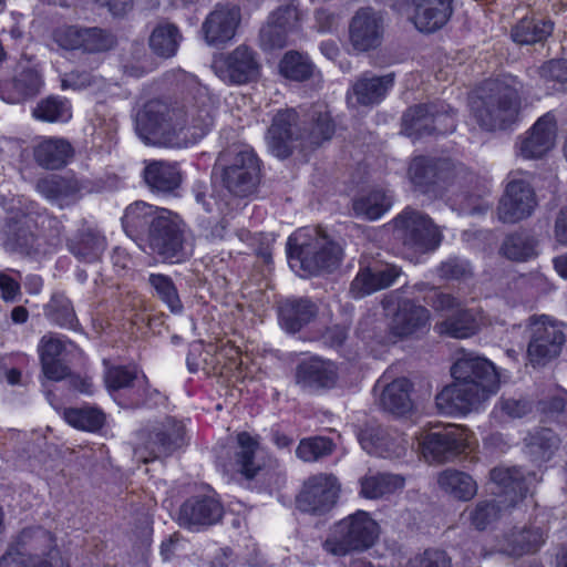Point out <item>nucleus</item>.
Listing matches in <instances>:
<instances>
[{
  "mask_svg": "<svg viewBox=\"0 0 567 567\" xmlns=\"http://www.w3.org/2000/svg\"><path fill=\"white\" fill-rule=\"evenodd\" d=\"M182 34L178 28L169 22L159 23L151 33L150 48L157 56L168 59L175 55Z\"/></svg>",
  "mask_w": 567,
  "mask_h": 567,
  "instance_id": "39",
  "label": "nucleus"
},
{
  "mask_svg": "<svg viewBox=\"0 0 567 567\" xmlns=\"http://www.w3.org/2000/svg\"><path fill=\"white\" fill-rule=\"evenodd\" d=\"M41 86L38 73H18L10 80L0 81V96L8 103H19L37 94Z\"/></svg>",
  "mask_w": 567,
  "mask_h": 567,
  "instance_id": "35",
  "label": "nucleus"
},
{
  "mask_svg": "<svg viewBox=\"0 0 567 567\" xmlns=\"http://www.w3.org/2000/svg\"><path fill=\"white\" fill-rule=\"evenodd\" d=\"M223 516L221 504L213 496H194L179 508V525L198 530L219 522Z\"/></svg>",
  "mask_w": 567,
  "mask_h": 567,
  "instance_id": "23",
  "label": "nucleus"
},
{
  "mask_svg": "<svg viewBox=\"0 0 567 567\" xmlns=\"http://www.w3.org/2000/svg\"><path fill=\"white\" fill-rule=\"evenodd\" d=\"M542 81L546 85V93L567 91V72L542 73Z\"/></svg>",
  "mask_w": 567,
  "mask_h": 567,
  "instance_id": "64",
  "label": "nucleus"
},
{
  "mask_svg": "<svg viewBox=\"0 0 567 567\" xmlns=\"http://www.w3.org/2000/svg\"><path fill=\"white\" fill-rule=\"evenodd\" d=\"M105 249V239L99 234L87 233L70 244V250L79 259L92 262L100 258Z\"/></svg>",
  "mask_w": 567,
  "mask_h": 567,
  "instance_id": "49",
  "label": "nucleus"
},
{
  "mask_svg": "<svg viewBox=\"0 0 567 567\" xmlns=\"http://www.w3.org/2000/svg\"><path fill=\"white\" fill-rule=\"evenodd\" d=\"M56 42L66 50L81 49L87 53H100L113 49L117 38L112 31L99 27H69L56 35Z\"/></svg>",
  "mask_w": 567,
  "mask_h": 567,
  "instance_id": "18",
  "label": "nucleus"
},
{
  "mask_svg": "<svg viewBox=\"0 0 567 567\" xmlns=\"http://www.w3.org/2000/svg\"><path fill=\"white\" fill-rule=\"evenodd\" d=\"M163 208L154 207L145 202H135L131 204L122 217V224L125 233L133 237L143 230L147 225L153 227L154 219Z\"/></svg>",
  "mask_w": 567,
  "mask_h": 567,
  "instance_id": "43",
  "label": "nucleus"
},
{
  "mask_svg": "<svg viewBox=\"0 0 567 567\" xmlns=\"http://www.w3.org/2000/svg\"><path fill=\"white\" fill-rule=\"evenodd\" d=\"M379 537V525L364 511H357L338 522L326 539L324 549L334 556L370 548Z\"/></svg>",
  "mask_w": 567,
  "mask_h": 567,
  "instance_id": "7",
  "label": "nucleus"
},
{
  "mask_svg": "<svg viewBox=\"0 0 567 567\" xmlns=\"http://www.w3.org/2000/svg\"><path fill=\"white\" fill-rule=\"evenodd\" d=\"M259 164L249 148L238 151L224 171V183L229 192L238 196L250 194L258 182Z\"/></svg>",
  "mask_w": 567,
  "mask_h": 567,
  "instance_id": "17",
  "label": "nucleus"
},
{
  "mask_svg": "<svg viewBox=\"0 0 567 567\" xmlns=\"http://www.w3.org/2000/svg\"><path fill=\"white\" fill-rule=\"evenodd\" d=\"M316 316V307L309 300H287L279 308V323L287 332L299 331Z\"/></svg>",
  "mask_w": 567,
  "mask_h": 567,
  "instance_id": "37",
  "label": "nucleus"
},
{
  "mask_svg": "<svg viewBox=\"0 0 567 567\" xmlns=\"http://www.w3.org/2000/svg\"><path fill=\"white\" fill-rule=\"evenodd\" d=\"M393 83V73L362 76L348 92V104L351 107H355L358 105L368 106L380 103L392 87Z\"/></svg>",
  "mask_w": 567,
  "mask_h": 567,
  "instance_id": "25",
  "label": "nucleus"
},
{
  "mask_svg": "<svg viewBox=\"0 0 567 567\" xmlns=\"http://www.w3.org/2000/svg\"><path fill=\"white\" fill-rule=\"evenodd\" d=\"M404 483V477L398 474L368 472L359 481V494L367 499H378L402 489Z\"/></svg>",
  "mask_w": 567,
  "mask_h": 567,
  "instance_id": "33",
  "label": "nucleus"
},
{
  "mask_svg": "<svg viewBox=\"0 0 567 567\" xmlns=\"http://www.w3.org/2000/svg\"><path fill=\"white\" fill-rule=\"evenodd\" d=\"M290 268L299 276H311L332 270L341 261L342 249L317 227L295 231L287 243Z\"/></svg>",
  "mask_w": 567,
  "mask_h": 567,
  "instance_id": "4",
  "label": "nucleus"
},
{
  "mask_svg": "<svg viewBox=\"0 0 567 567\" xmlns=\"http://www.w3.org/2000/svg\"><path fill=\"white\" fill-rule=\"evenodd\" d=\"M298 20V10L291 4L279 7L268 18V22L284 29L288 33L297 27Z\"/></svg>",
  "mask_w": 567,
  "mask_h": 567,
  "instance_id": "58",
  "label": "nucleus"
},
{
  "mask_svg": "<svg viewBox=\"0 0 567 567\" xmlns=\"http://www.w3.org/2000/svg\"><path fill=\"white\" fill-rule=\"evenodd\" d=\"M439 486L457 499L468 501L477 493V485L463 472L446 470L437 477Z\"/></svg>",
  "mask_w": 567,
  "mask_h": 567,
  "instance_id": "41",
  "label": "nucleus"
},
{
  "mask_svg": "<svg viewBox=\"0 0 567 567\" xmlns=\"http://www.w3.org/2000/svg\"><path fill=\"white\" fill-rule=\"evenodd\" d=\"M433 106L417 105L411 107L403 116V125L409 135L421 134L423 130H432L439 133L453 132L455 122L452 115L439 113Z\"/></svg>",
  "mask_w": 567,
  "mask_h": 567,
  "instance_id": "26",
  "label": "nucleus"
},
{
  "mask_svg": "<svg viewBox=\"0 0 567 567\" xmlns=\"http://www.w3.org/2000/svg\"><path fill=\"white\" fill-rule=\"evenodd\" d=\"M556 136V118L551 113H546L535 122L525 135L519 136L516 143L517 154L526 159L540 158L553 150Z\"/></svg>",
  "mask_w": 567,
  "mask_h": 567,
  "instance_id": "19",
  "label": "nucleus"
},
{
  "mask_svg": "<svg viewBox=\"0 0 567 567\" xmlns=\"http://www.w3.org/2000/svg\"><path fill=\"white\" fill-rule=\"evenodd\" d=\"M66 347L68 341L61 336L49 333L41 338L38 344V353L43 374L48 379L59 381L68 375V368L61 359Z\"/></svg>",
  "mask_w": 567,
  "mask_h": 567,
  "instance_id": "27",
  "label": "nucleus"
},
{
  "mask_svg": "<svg viewBox=\"0 0 567 567\" xmlns=\"http://www.w3.org/2000/svg\"><path fill=\"white\" fill-rule=\"evenodd\" d=\"M528 453L536 461H548L557 450L559 440L549 429H542L526 439Z\"/></svg>",
  "mask_w": 567,
  "mask_h": 567,
  "instance_id": "47",
  "label": "nucleus"
},
{
  "mask_svg": "<svg viewBox=\"0 0 567 567\" xmlns=\"http://www.w3.org/2000/svg\"><path fill=\"white\" fill-rule=\"evenodd\" d=\"M406 567H451V560L444 551L429 549L411 558Z\"/></svg>",
  "mask_w": 567,
  "mask_h": 567,
  "instance_id": "57",
  "label": "nucleus"
},
{
  "mask_svg": "<svg viewBox=\"0 0 567 567\" xmlns=\"http://www.w3.org/2000/svg\"><path fill=\"white\" fill-rule=\"evenodd\" d=\"M240 22V9L236 4H217L203 23L205 40L210 45L230 41Z\"/></svg>",
  "mask_w": 567,
  "mask_h": 567,
  "instance_id": "21",
  "label": "nucleus"
},
{
  "mask_svg": "<svg viewBox=\"0 0 567 567\" xmlns=\"http://www.w3.org/2000/svg\"><path fill=\"white\" fill-rule=\"evenodd\" d=\"M527 353L533 364H544L556 358L565 342L560 326L547 316L532 318Z\"/></svg>",
  "mask_w": 567,
  "mask_h": 567,
  "instance_id": "14",
  "label": "nucleus"
},
{
  "mask_svg": "<svg viewBox=\"0 0 567 567\" xmlns=\"http://www.w3.org/2000/svg\"><path fill=\"white\" fill-rule=\"evenodd\" d=\"M53 320L64 328H73L76 323V317L68 299L56 298L52 300Z\"/></svg>",
  "mask_w": 567,
  "mask_h": 567,
  "instance_id": "59",
  "label": "nucleus"
},
{
  "mask_svg": "<svg viewBox=\"0 0 567 567\" xmlns=\"http://www.w3.org/2000/svg\"><path fill=\"white\" fill-rule=\"evenodd\" d=\"M513 76L488 79L473 92L471 114L481 128L503 131L516 123L520 111L518 90L512 85Z\"/></svg>",
  "mask_w": 567,
  "mask_h": 567,
  "instance_id": "3",
  "label": "nucleus"
},
{
  "mask_svg": "<svg viewBox=\"0 0 567 567\" xmlns=\"http://www.w3.org/2000/svg\"><path fill=\"white\" fill-rule=\"evenodd\" d=\"M394 234L410 258L434 250L441 243V234L431 219L411 208L394 219Z\"/></svg>",
  "mask_w": 567,
  "mask_h": 567,
  "instance_id": "9",
  "label": "nucleus"
},
{
  "mask_svg": "<svg viewBox=\"0 0 567 567\" xmlns=\"http://www.w3.org/2000/svg\"><path fill=\"white\" fill-rule=\"evenodd\" d=\"M236 447L234 456L229 462L228 471L231 473L240 474L247 480H252L258 475L265 477L269 485L278 486L282 481L280 465L276 463L274 474H269L257 460V452L259 451V437L251 435L248 432H240L236 436Z\"/></svg>",
  "mask_w": 567,
  "mask_h": 567,
  "instance_id": "12",
  "label": "nucleus"
},
{
  "mask_svg": "<svg viewBox=\"0 0 567 567\" xmlns=\"http://www.w3.org/2000/svg\"><path fill=\"white\" fill-rule=\"evenodd\" d=\"M287 35L284 29L267 21L259 32L260 47L266 51L282 49L287 44Z\"/></svg>",
  "mask_w": 567,
  "mask_h": 567,
  "instance_id": "55",
  "label": "nucleus"
},
{
  "mask_svg": "<svg viewBox=\"0 0 567 567\" xmlns=\"http://www.w3.org/2000/svg\"><path fill=\"white\" fill-rule=\"evenodd\" d=\"M92 73H62L60 79L62 90L81 91L95 83Z\"/></svg>",
  "mask_w": 567,
  "mask_h": 567,
  "instance_id": "62",
  "label": "nucleus"
},
{
  "mask_svg": "<svg viewBox=\"0 0 567 567\" xmlns=\"http://www.w3.org/2000/svg\"><path fill=\"white\" fill-rule=\"evenodd\" d=\"M491 480L499 488V491L492 489L497 498L481 502L467 513V519L477 529H485L522 501L537 477L530 473L524 475L516 467H496L491 472Z\"/></svg>",
  "mask_w": 567,
  "mask_h": 567,
  "instance_id": "5",
  "label": "nucleus"
},
{
  "mask_svg": "<svg viewBox=\"0 0 567 567\" xmlns=\"http://www.w3.org/2000/svg\"><path fill=\"white\" fill-rule=\"evenodd\" d=\"M20 545H30L37 549L48 546L50 550L45 558L30 556L22 551L10 549L0 560V567H69L59 550L53 546L52 535L43 528L24 529L18 537Z\"/></svg>",
  "mask_w": 567,
  "mask_h": 567,
  "instance_id": "10",
  "label": "nucleus"
},
{
  "mask_svg": "<svg viewBox=\"0 0 567 567\" xmlns=\"http://www.w3.org/2000/svg\"><path fill=\"white\" fill-rule=\"evenodd\" d=\"M553 32V22L523 18L513 27L511 37L517 44H534L543 42Z\"/></svg>",
  "mask_w": 567,
  "mask_h": 567,
  "instance_id": "42",
  "label": "nucleus"
},
{
  "mask_svg": "<svg viewBox=\"0 0 567 567\" xmlns=\"http://www.w3.org/2000/svg\"><path fill=\"white\" fill-rule=\"evenodd\" d=\"M544 543V533L540 528L513 530L504 535L499 543V550L509 556H522L537 550Z\"/></svg>",
  "mask_w": 567,
  "mask_h": 567,
  "instance_id": "36",
  "label": "nucleus"
},
{
  "mask_svg": "<svg viewBox=\"0 0 567 567\" xmlns=\"http://www.w3.org/2000/svg\"><path fill=\"white\" fill-rule=\"evenodd\" d=\"M43 122H68L72 117L71 106L66 100L48 97L41 101L32 112Z\"/></svg>",
  "mask_w": 567,
  "mask_h": 567,
  "instance_id": "48",
  "label": "nucleus"
},
{
  "mask_svg": "<svg viewBox=\"0 0 567 567\" xmlns=\"http://www.w3.org/2000/svg\"><path fill=\"white\" fill-rule=\"evenodd\" d=\"M373 271L379 285L378 290L390 287L401 275V269L394 265H386Z\"/></svg>",
  "mask_w": 567,
  "mask_h": 567,
  "instance_id": "63",
  "label": "nucleus"
},
{
  "mask_svg": "<svg viewBox=\"0 0 567 567\" xmlns=\"http://www.w3.org/2000/svg\"><path fill=\"white\" fill-rule=\"evenodd\" d=\"M208 112L188 121L185 109L166 100L147 101L136 115V131L147 145L182 148L199 141L209 130Z\"/></svg>",
  "mask_w": 567,
  "mask_h": 567,
  "instance_id": "2",
  "label": "nucleus"
},
{
  "mask_svg": "<svg viewBox=\"0 0 567 567\" xmlns=\"http://www.w3.org/2000/svg\"><path fill=\"white\" fill-rule=\"evenodd\" d=\"M150 247L163 260L177 264L188 258L192 245L185 237V225L178 215L167 209L158 212L148 235Z\"/></svg>",
  "mask_w": 567,
  "mask_h": 567,
  "instance_id": "8",
  "label": "nucleus"
},
{
  "mask_svg": "<svg viewBox=\"0 0 567 567\" xmlns=\"http://www.w3.org/2000/svg\"><path fill=\"white\" fill-rule=\"evenodd\" d=\"M419 446L426 461L444 462L468 446V434L464 429L449 424L436 431L422 432Z\"/></svg>",
  "mask_w": 567,
  "mask_h": 567,
  "instance_id": "11",
  "label": "nucleus"
},
{
  "mask_svg": "<svg viewBox=\"0 0 567 567\" xmlns=\"http://www.w3.org/2000/svg\"><path fill=\"white\" fill-rule=\"evenodd\" d=\"M64 419L71 426L89 432L97 431L104 423L103 413L94 408L68 409Z\"/></svg>",
  "mask_w": 567,
  "mask_h": 567,
  "instance_id": "51",
  "label": "nucleus"
},
{
  "mask_svg": "<svg viewBox=\"0 0 567 567\" xmlns=\"http://www.w3.org/2000/svg\"><path fill=\"white\" fill-rule=\"evenodd\" d=\"M384 35V19L372 8H361L349 24V39L354 50L367 52L381 45Z\"/></svg>",
  "mask_w": 567,
  "mask_h": 567,
  "instance_id": "16",
  "label": "nucleus"
},
{
  "mask_svg": "<svg viewBox=\"0 0 567 567\" xmlns=\"http://www.w3.org/2000/svg\"><path fill=\"white\" fill-rule=\"evenodd\" d=\"M297 113L293 110L280 111L272 120L266 141L269 151L278 158L290 155L293 143L299 138L297 134ZM334 133V126L328 113H320L307 135H300L311 146H318L330 140Z\"/></svg>",
  "mask_w": 567,
  "mask_h": 567,
  "instance_id": "6",
  "label": "nucleus"
},
{
  "mask_svg": "<svg viewBox=\"0 0 567 567\" xmlns=\"http://www.w3.org/2000/svg\"><path fill=\"white\" fill-rule=\"evenodd\" d=\"M360 444L367 453L381 457H400L405 453L402 440L382 429H365L360 433Z\"/></svg>",
  "mask_w": 567,
  "mask_h": 567,
  "instance_id": "30",
  "label": "nucleus"
},
{
  "mask_svg": "<svg viewBox=\"0 0 567 567\" xmlns=\"http://www.w3.org/2000/svg\"><path fill=\"white\" fill-rule=\"evenodd\" d=\"M313 64L307 54L297 50L287 51L279 62V71H311Z\"/></svg>",
  "mask_w": 567,
  "mask_h": 567,
  "instance_id": "60",
  "label": "nucleus"
},
{
  "mask_svg": "<svg viewBox=\"0 0 567 567\" xmlns=\"http://www.w3.org/2000/svg\"><path fill=\"white\" fill-rule=\"evenodd\" d=\"M72 154L71 144L66 140L58 137L42 138L33 150L35 162L48 169L63 167Z\"/></svg>",
  "mask_w": 567,
  "mask_h": 567,
  "instance_id": "32",
  "label": "nucleus"
},
{
  "mask_svg": "<svg viewBox=\"0 0 567 567\" xmlns=\"http://www.w3.org/2000/svg\"><path fill=\"white\" fill-rule=\"evenodd\" d=\"M390 207L391 198L383 189H372L353 202L354 214L369 220L379 219Z\"/></svg>",
  "mask_w": 567,
  "mask_h": 567,
  "instance_id": "40",
  "label": "nucleus"
},
{
  "mask_svg": "<svg viewBox=\"0 0 567 567\" xmlns=\"http://www.w3.org/2000/svg\"><path fill=\"white\" fill-rule=\"evenodd\" d=\"M453 0H396L394 6L425 33L443 28L453 13Z\"/></svg>",
  "mask_w": 567,
  "mask_h": 567,
  "instance_id": "15",
  "label": "nucleus"
},
{
  "mask_svg": "<svg viewBox=\"0 0 567 567\" xmlns=\"http://www.w3.org/2000/svg\"><path fill=\"white\" fill-rule=\"evenodd\" d=\"M339 494L337 478L332 475H317L305 484L298 498L299 508L305 512L324 513L332 508Z\"/></svg>",
  "mask_w": 567,
  "mask_h": 567,
  "instance_id": "20",
  "label": "nucleus"
},
{
  "mask_svg": "<svg viewBox=\"0 0 567 567\" xmlns=\"http://www.w3.org/2000/svg\"><path fill=\"white\" fill-rule=\"evenodd\" d=\"M429 321L430 312L426 308L403 301L390 322V332L398 338L419 336L429 329Z\"/></svg>",
  "mask_w": 567,
  "mask_h": 567,
  "instance_id": "24",
  "label": "nucleus"
},
{
  "mask_svg": "<svg viewBox=\"0 0 567 567\" xmlns=\"http://www.w3.org/2000/svg\"><path fill=\"white\" fill-rule=\"evenodd\" d=\"M537 206L536 195L528 179L508 176L505 193L497 208L498 218L504 223L514 224L529 217Z\"/></svg>",
  "mask_w": 567,
  "mask_h": 567,
  "instance_id": "13",
  "label": "nucleus"
},
{
  "mask_svg": "<svg viewBox=\"0 0 567 567\" xmlns=\"http://www.w3.org/2000/svg\"><path fill=\"white\" fill-rule=\"evenodd\" d=\"M536 240L527 234H513L508 236L501 248V252L508 259L526 261L537 256Z\"/></svg>",
  "mask_w": 567,
  "mask_h": 567,
  "instance_id": "46",
  "label": "nucleus"
},
{
  "mask_svg": "<svg viewBox=\"0 0 567 567\" xmlns=\"http://www.w3.org/2000/svg\"><path fill=\"white\" fill-rule=\"evenodd\" d=\"M480 322L471 310H457L453 316L437 323L435 330L440 334L464 339L473 336Z\"/></svg>",
  "mask_w": 567,
  "mask_h": 567,
  "instance_id": "44",
  "label": "nucleus"
},
{
  "mask_svg": "<svg viewBox=\"0 0 567 567\" xmlns=\"http://www.w3.org/2000/svg\"><path fill=\"white\" fill-rule=\"evenodd\" d=\"M148 282L156 296L168 307L172 312L178 313L183 309L177 289L173 280L162 274H151Z\"/></svg>",
  "mask_w": 567,
  "mask_h": 567,
  "instance_id": "50",
  "label": "nucleus"
},
{
  "mask_svg": "<svg viewBox=\"0 0 567 567\" xmlns=\"http://www.w3.org/2000/svg\"><path fill=\"white\" fill-rule=\"evenodd\" d=\"M227 71H258L260 65L255 52L247 45H239L233 52L223 58Z\"/></svg>",
  "mask_w": 567,
  "mask_h": 567,
  "instance_id": "52",
  "label": "nucleus"
},
{
  "mask_svg": "<svg viewBox=\"0 0 567 567\" xmlns=\"http://www.w3.org/2000/svg\"><path fill=\"white\" fill-rule=\"evenodd\" d=\"M453 382L435 396L440 414L457 415L477 410L499 388V375L495 365L473 353L460 355L451 367Z\"/></svg>",
  "mask_w": 567,
  "mask_h": 567,
  "instance_id": "1",
  "label": "nucleus"
},
{
  "mask_svg": "<svg viewBox=\"0 0 567 567\" xmlns=\"http://www.w3.org/2000/svg\"><path fill=\"white\" fill-rule=\"evenodd\" d=\"M135 380H137L136 371L122 367L111 368L105 374V384L110 392L128 388Z\"/></svg>",
  "mask_w": 567,
  "mask_h": 567,
  "instance_id": "56",
  "label": "nucleus"
},
{
  "mask_svg": "<svg viewBox=\"0 0 567 567\" xmlns=\"http://www.w3.org/2000/svg\"><path fill=\"white\" fill-rule=\"evenodd\" d=\"M144 179L153 190L169 193L179 187L182 173L175 163L153 161L144 169Z\"/></svg>",
  "mask_w": 567,
  "mask_h": 567,
  "instance_id": "34",
  "label": "nucleus"
},
{
  "mask_svg": "<svg viewBox=\"0 0 567 567\" xmlns=\"http://www.w3.org/2000/svg\"><path fill=\"white\" fill-rule=\"evenodd\" d=\"M542 411L548 416L557 419L559 422L567 421V401L565 392L560 391L549 401L540 402Z\"/></svg>",
  "mask_w": 567,
  "mask_h": 567,
  "instance_id": "61",
  "label": "nucleus"
},
{
  "mask_svg": "<svg viewBox=\"0 0 567 567\" xmlns=\"http://www.w3.org/2000/svg\"><path fill=\"white\" fill-rule=\"evenodd\" d=\"M411 389L412 384L408 379L399 378L393 380L384 385L380 398L381 405L394 414L409 412L412 409Z\"/></svg>",
  "mask_w": 567,
  "mask_h": 567,
  "instance_id": "38",
  "label": "nucleus"
},
{
  "mask_svg": "<svg viewBox=\"0 0 567 567\" xmlns=\"http://www.w3.org/2000/svg\"><path fill=\"white\" fill-rule=\"evenodd\" d=\"M14 199H11V205L7 207L6 203L0 202L4 206L6 210L12 216L6 225L7 243L9 249L18 250L22 254L38 252L35 246L37 238L31 231L30 219L28 215L31 213L30 207L21 208L16 207L13 204Z\"/></svg>",
  "mask_w": 567,
  "mask_h": 567,
  "instance_id": "22",
  "label": "nucleus"
},
{
  "mask_svg": "<svg viewBox=\"0 0 567 567\" xmlns=\"http://www.w3.org/2000/svg\"><path fill=\"white\" fill-rule=\"evenodd\" d=\"M456 167L446 159L433 162L426 157H415L409 167V176L416 186H425L437 181H446Z\"/></svg>",
  "mask_w": 567,
  "mask_h": 567,
  "instance_id": "31",
  "label": "nucleus"
},
{
  "mask_svg": "<svg viewBox=\"0 0 567 567\" xmlns=\"http://www.w3.org/2000/svg\"><path fill=\"white\" fill-rule=\"evenodd\" d=\"M296 379L305 388H330L338 379V371L333 362L311 358L298 365Z\"/></svg>",
  "mask_w": 567,
  "mask_h": 567,
  "instance_id": "28",
  "label": "nucleus"
},
{
  "mask_svg": "<svg viewBox=\"0 0 567 567\" xmlns=\"http://www.w3.org/2000/svg\"><path fill=\"white\" fill-rule=\"evenodd\" d=\"M184 444V426L177 422H168L164 430L155 433L151 452L153 458L168 456Z\"/></svg>",
  "mask_w": 567,
  "mask_h": 567,
  "instance_id": "45",
  "label": "nucleus"
},
{
  "mask_svg": "<svg viewBox=\"0 0 567 567\" xmlns=\"http://www.w3.org/2000/svg\"><path fill=\"white\" fill-rule=\"evenodd\" d=\"M378 286L374 271L370 268H363L352 280L350 293L353 298L360 299L378 291Z\"/></svg>",
  "mask_w": 567,
  "mask_h": 567,
  "instance_id": "54",
  "label": "nucleus"
},
{
  "mask_svg": "<svg viewBox=\"0 0 567 567\" xmlns=\"http://www.w3.org/2000/svg\"><path fill=\"white\" fill-rule=\"evenodd\" d=\"M37 190L47 200L62 208L78 200L81 187L75 179L49 176L38 181Z\"/></svg>",
  "mask_w": 567,
  "mask_h": 567,
  "instance_id": "29",
  "label": "nucleus"
},
{
  "mask_svg": "<svg viewBox=\"0 0 567 567\" xmlns=\"http://www.w3.org/2000/svg\"><path fill=\"white\" fill-rule=\"evenodd\" d=\"M332 442L326 437L302 440L297 450V456L303 462H315L332 452Z\"/></svg>",
  "mask_w": 567,
  "mask_h": 567,
  "instance_id": "53",
  "label": "nucleus"
}]
</instances>
